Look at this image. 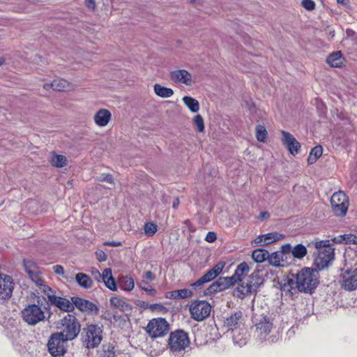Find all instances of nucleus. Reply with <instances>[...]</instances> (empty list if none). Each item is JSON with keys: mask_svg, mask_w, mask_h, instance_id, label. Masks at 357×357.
Instances as JSON below:
<instances>
[{"mask_svg": "<svg viewBox=\"0 0 357 357\" xmlns=\"http://www.w3.org/2000/svg\"><path fill=\"white\" fill-rule=\"evenodd\" d=\"M331 36H332V37H333V36H334V31L331 32Z\"/></svg>", "mask_w": 357, "mask_h": 357, "instance_id": "obj_64", "label": "nucleus"}, {"mask_svg": "<svg viewBox=\"0 0 357 357\" xmlns=\"http://www.w3.org/2000/svg\"><path fill=\"white\" fill-rule=\"evenodd\" d=\"M268 252L264 249H256L252 252V259L258 263L263 262L268 259Z\"/></svg>", "mask_w": 357, "mask_h": 357, "instance_id": "obj_31", "label": "nucleus"}, {"mask_svg": "<svg viewBox=\"0 0 357 357\" xmlns=\"http://www.w3.org/2000/svg\"><path fill=\"white\" fill-rule=\"evenodd\" d=\"M48 301L52 305L56 306L59 310L65 312H70L74 310L73 302L70 301L66 298L57 296L53 294H47Z\"/></svg>", "mask_w": 357, "mask_h": 357, "instance_id": "obj_16", "label": "nucleus"}, {"mask_svg": "<svg viewBox=\"0 0 357 357\" xmlns=\"http://www.w3.org/2000/svg\"><path fill=\"white\" fill-rule=\"evenodd\" d=\"M292 248L290 244H286L281 247V251L280 252L283 253V257H284L287 254L292 253Z\"/></svg>", "mask_w": 357, "mask_h": 357, "instance_id": "obj_48", "label": "nucleus"}, {"mask_svg": "<svg viewBox=\"0 0 357 357\" xmlns=\"http://www.w3.org/2000/svg\"><path fill=\"white\" fill-rule=\"evenodd\" d=\"M323 149L321 146H314L310 151L307 158L310 165L314 163L322 155Z\"/></svg>", "mask_w": 357, "mask_h": 357, "instance_id": "obj_30", "label": "nucleus"}, {"mask_svg": "<svg viewBox=\"0 0 357 357\" xmlns=\"http://www.w3.org/2000/svg\"><path fill=\"white\" fill-rule=\"evenodd\" d=\"M50 162L54 167H63L67 165V159L66 157L63 155L54 153Z\"/></svg>", "mask_w": 357, "mask_h": 357, "instance_id": "obj_32", "label": "nucleus"}, {"mask_svg": "<svg viewBox=\"0 0 357 357\" xmlns=\"http://www.w3.org/2000/svg\"><path fill=\"white\" fill-rule=\"evenodd\" d=\"M91 273L96 280L98 282L102 280V273H100L98 269L92 268Z\"/></svg>", "mask_w": 357, "mask_h": 357, "instance_id": "obj_54", "label": "nucleus"}, {"mask_svg": "<svg viewBox=\"0 0 357 357\" xmlns=\"http://www.w3.org/2000/svg\"><path fill=\"white\" fill-rule=\"evenodd\" d=\"M264 239L266 241L267 245L270 243L279 241L282 237V235L279 234L277 232L268 233L263 235Z\"/></svg>", "mask_w": 357, "mask_h": 357, "instance_id": "obj_39", "label": "nucleus"}, {"mask_svg": "<svg viewBox=\"0 0 357 357\" xmlns=\"http://www.w3.org/2000/svg\"><path fill=\"white\" fill-rule=\"evenodd\" d=\"M157 230L158 226L153 222H146L144 226V233L149 237L153 236L156 233Z\"/></svg>", "mask_w": 357, "mask_h": 357, "instance_id": "obj_36", "label": "nucleus"}, {"mask_svg": "<svg viewBox=\"0 0 357 357\" xmlns=\"http://www.w3.org/2000/svg\"><path fill=\"white\" fill-rule=\"evenodd\" d=\"M153 90L158 96L163 98H169L174 94V91L171 88L163 86L160 84H155Z\"/></svg>", "mask_w": 357, "mask_h": 357, "instance_id": "obj_28", "label": "nucleus"}, {"mask_svg": "<svg viewBox=\"0 0 357 357\" xmlns=\"http://www.w3.org/2000/svg\"><path fill=\"white\" fill-rule=\"evenodd\" d=\"M103 245H106V246L118 247V246H121L122 245V243L121 241H105V242H104Z\"/></svg>", "mask_w": 357, "mask_h": 357, "instance_id": "obj_55", "label": "nucleus"}, {"mask_svg": "<svg viewBox=\"0 0 357 357\" xmlns=\"http://www.w3.org/2000/svg\"><path fill=\"white\" fill-rule=\"evenodd\" d=\"M75 280L79 286L85 289L91 288L93 286V280L88 275L83 273L76 274Z\"/></svg>", "mask_w": 357, "mask_h": 357, "instance_id": "obj_27", "label": "nucleus"}, {"mask_svg": "<svg viewBox=\"0 0 357 357\" xmlns=\"http://www.w3.org/2000/svg\"><path fill=\"white\" fill-rule=\"evenodd\" d=\"M180 298H187L192 296L193 293L190 289H182L178 290Z\"/></svg>", "mask_w": 357, "mask_h": 357, "instance_id": "obj_45", "label": "nucleus"}, {"mask_svg": "<svg viewBox=\"0 0 357 357\" xmlns=\"http://www.w3.org/2000/svg\"><path fill=\"white\" fill-rule=\"evenodd\" d=\"M81 325L77 318L71 314H67L57 325L60 331L56 332L68 341L75 339L80 332Z\"/></svg>", "mask_w": 357, "mask_h": 357, "instance_id": "obj_5", "label": "nucleus"}, {"mask_svg": "<svg viewBox=\"0 0 357 357\" xmlns=\"http://www.w3.org/2000/svg\"><path fill=\"white\" fill-rule=\"evenodd\" d=\"M169 77L176 84H183L186 86L192 85V75L186 70H176L172 71Z\"/></svg>", "mask_w": 357, "mask_h": 357, "instance_id": "obj_19", "label": "nucleus"}, {"mask_svg": "<svg viewBox=\"0 0 357 357\" xmlns=\"http://www.w3.org/2000/svg\"><path fill=\"white\" fill-rule=\"evenodd\" d=\"M158 307H160V308L162 307V306L161 305H160V304H153V305H151V309H155V308H156Z\"/></svg>", "mask_w": 357, "mask_h": 357, "instance_id": "obj_60", "label": "nucleus"}, {"mask_svg": "<svg viewBox=\"0 0 357 357\" xmlns=\"http://www.w3.org/2000/svg\"><path fill=\"white\" fill-rule=\"evenodd\" d=\"M189 311L191 317L194 320L202 321L209 317L211 312V306L206 301L195 300L191 302Z\"/></svg>", "mask_w": 357, "mask_h": 357, "instance_id": "obj_9", "label": "nucleus"}, {"mask_svg": "<svg viewBox=\"0 0 357 357\" xmlns=\"http://www.w3.org/2000/svg\"><path fill=\"white\" fill-rule=\"evenodd\" d=\"M43 88L46 90H49L50 89H51V83L50 84H45L43 85Z\"/></svg>", "mask_w": 357, "mask_h": 357, "instance_id": "obj_61", "label": "nucleus"}, {"mask_svg": "<svg viewBox=\"0 0 357 357\" xmlns=\"http://www.w3.org/2000/svg\"><path fill=\"white\" fill-rule=\"evenodd\" d=\"M96 256L99 261H105L107 260V255L103 250H98L96 252Z\"/></svg>", "mask_w": 357, "mask_h": 357, "instance_id": "obj_47", "label": "nucleus"}, {"mask_svg": "<svg viewBox=\"0 0 357 357\" xmlns=\"http://www.w3.org/2000/svg\"><path fill=\"white\" fill-rule=\"evenodd\" d=\"M342 287L347 291H353L357 289V268L348 269L341 275Z\"/></svg>", "mask_w": 357, "mask_h": 357, "instance_id": "obj_14", "label": "nucleus"}, {"mask_svg": "<svg viewBox=\"0 0 357 357\" xmlns=\"http://www.w3.org/2000/svg\"><path fill=\"white\" fill-rule=\"evenodd\" d=\"M250 268L246 262H242L238 265L234 275L231 277H220L215 282H213L205 291L206 296L212 295L214 293L222 291L233 286L237 282L241 283L245 282L241 277L248 273Z\"/></svg>", "mask_w": 357, "mask_h": 357, "instance_id": "obj_1", "label": "nucleus"}, {"mask_svg": "<svg viewBox=\"0 0 357 357\" xmlns=\"http://www.w3.org/2000/svg\"><path fill=\"white\" fill-rule=\"evenodd\" d=\"M190 339L188 334L183 330H176L170 333L169 337V347L170 351L178 355L189 347Z\"/></svg>", "mask_w": 357, "mask_h": 357, "instance_id": "obj_7", "label": "nucleus"}, {"mask_svg": "<svg viewBox=\"0 0 357 357\" xmlns=\"http://www.w3.org/2000/svg\"><path fill=\"white\" fill-rule=\"evenodd\" d=\"M110 303L114 307H123L125 304V302L119 298L112 297L110 298Z\"/></svg>", "mask_w": 357, "mask_h": 357, "instance_id": "obj_46", "label": "nucleus"}, {"mask_svg": "<svg viewBox=\"0 0 357 357\" xmlns=\"http://www.w3.org/2000/svg\"><path fill=\"white\" fill-rule=\"evenodd\" d=\"M264 282L263 273L259 270H255L245 282L238 283L236 292L238 297H244L248 294H255L257 289Z\"/></svg>", "mask_w": 357, "mask_h": 357, "instance_id": "obj_6", "label": "nucleus"}, {"mask_svg": "<svg viewBox=\"0 0 357 357\" xmlns=\"http://www.w3.org/2000/svg\"><path fill=\"white\" fill-rule=\"evenodd\" d=\"M314 245L317 249L313 254L314 269L322 270L334 259L335 249L330 245L329 240L315 241Z\"/></svg>", "mask_w": 357, "mask_h": 357, "instance_id": "obj_4", "label": "nucleus"}, {"mask_svg": "<svg viewBox=\"0 0 357 357\" xmlns=\"http://www.w3.org/2000/svg\"><path fill=\"white\" fill-rule=\"evenodd\" d=\"M12 278L5 274H0V299L6 300L11 297L14 289Z\"/></svg>", "mask_w": 357, "mask_h": 357, "instance_id": "obj_15", "label": "nucleus"}, {"mask_svg": "<svg viewBox=\"0 0 357 357\" xmlns=\"http://www.w3.org/2000/svg\"><path fill=\"white\" fill-rule=\"evenodd\" d=\"M45 301L44 296H36L33 303H29L24 307L21 312L24 322L29 326H36L38 323L45 321V310L47 307L43 306Z\"/></svg>", "mask_w": 357, "mask_h": 357, "instance_id": "obj_3", "label": "nucleus"}, {"mask_svg": "<svg viewBox=\"0 0 357 357\" xmlns=\"http://www.w3.org/2000/svg\"><path fill=\"white\" fill-rule=\"evenodd\" d=\"M140 287L142 289L146 291L150 296H155L156 294V290L153 289L148 282L144 280L141 282Z\"/></svg>", "mask_w": 357, "mask_h": 357, "instance_id": "obj_42", "label": "nucleus"}, {"mask_svg": "<svg viewBox=\"0 0 357 357\" xmlns=\"http://www.w3.org/2000/svg\"><path fill=\"white\" fill-rule=\"evenodd\" d=\"M268 263L274 266H284L285 262L284 261L283 253L280 252L279 251L273 252L271 254L268 253Z\"/></svg>", "mask_w": 357, "mask_h": 357, "instance_id": "obj_24", "label": "nucleus"}, {"mask_svg": "<svg viewBox=\"0 0 357 357\" xmlns=\"http://www.w3.org/2000/svg\"><path fill=\"white\" fill-rule=\"evenodd\" d=\"M355 238V235L353 234H344L340 235L337 237H335L333 239V241L336 243H342V242L345 243H353V241Z\"/></svg>", "mask_w": 357, "mask_h": 357, "instance_id": "obj_38", "label": "nucleus"}, {"mask_svg": "<svg viewBox=\"0 0 357 357\" xmlns=\"http://www.w3.org/2000/svg\"><path fill=\"white\" fill-rule=\"evenodd\" d=\"M225 266V263L224 261H219L199 279H198L195 282L191 283L190 286L195 287V289H201L204 284L209 282L216 278L222 273Z\"/></svg>", "mask_w": 357, "mask_h": 357, "instance_id": "obj_13", "label": "nucleus"}, {"mask_svg": "<svg viewBox=\"0 0 357 357\" xmlns=\"http://www.w3.org/2000/svg\"><path fill=\"white\" fill-rule=\"evenodd\" d=\"M98 181L107 182L109 183H114V178L112 174H102L100 177L96 178Z\"/></svg>", "mask_w": 357, "mask_h": 357, "instance_id": "obj_43", "label": "nucleus"}, {"mask_svg": "<svg viewBox=\"0 0 357 357\" xmlns=\"http://www.w3.org/2000/svg\"><path fill=\"white\" fill-rule=\"evenodd\" d=\"M352 243L357 245V236L355 235V238H354Z\"/></svg>", "mask_w": 357, "mask_h": 357, "instance_id": "obj_62", "label": "nucleus"}, {"mask_svg": "<svg viewBox=\"0 0 357 357\" xmlns=\"http://www.w3.org/2000/svg\"><path fill=\"white\" fill-rule=\"evenodd\" d=\"M71 301L73 302L74 307H76L81 312L91 313L93 311L96 312L98 311V307L93 303L88 300L73 296L71 298Z\"/></svg>", "mask_w": 357, "mask_h": 357, "instance_id": "obj_20", "label": "nucleus"}, {"mask_svg": "<svg viewBox=\"0 0 357 357\" xmlns=\"http://www.w3.org/2000/svg\"><path fill=\"white\" fill-rule=\"evenodd\" d=\"M242 312H237L231 314L230 317L226 318L224 324L226 326L229 328H236L241 324Z\"/></svg>", "mask_w": 357, "mask_h": 357, "instance_id": "obj_26", "label": "nucleus"}, {"mask_svg": "<svg viewBox=\"0 0 357 357\" xmlns=\"http://www.w3.org/2000/svg\"><path fill=\"white\" fill-rule=\"evenodd\" d=\"M4 62V59L1 57H0V66L2 65Z\"/></svg>", "mask_w": 357, "mask_h": 357, "instance_id": "obj_63", "label": "nucleus"}, {"mask_svg": "<svg viewBox=\"0 0 357 357\" xmlns=\"http://www.w3.org/2000/svg\"><path fill=\"white\" fill-rule=\"evenodd\" d=\"M255 326L261 334H268L272 330L273 323L268 315L262 314L259 319H256Z\"/></svg>", "mask_w": 357, "mask_h": 357, "instance_id": "obj_21", "label": "nucleus"}, {"mask_svg": "<svg viewBox=\"0 0 357 357\" xmlns=\"http://www.w3.org/2000/svg\"><path fill=\"white\" fill-rule=\"evenodd\" d=\"M24 266L26 272L29 275L31 280L35 282L38 286L43 284V280L41 278L40 273L38 267L32 260H24Z\"/></svg>", "mask_w": 357, "mask_h": 357, "instance_id": "obj_17", "label": "nucleus"}, {"mask_svg": "<svg viewBox=\"0 0 357 357\" xmlns=\"http://www.w3.org/2000/svg\"><path fill=\"white\" fill-rule=\"evenodd\" d=\"M120 287L126 291H131L134 288V280L130 277H123L119 282Z\"/></svg>", "mask_w": 357, "mask_h": 357, "instance_id": "obj_35", "label": "nucleus"}, {"mask_svg": "<svg viewBox=\"0 0 357 357\" xmlns=\"http://www.w3.org/2000/svg\"><path fill=\"white\" fill-rule=\"evenodd\" d=\"M281 134L282 136V142L289 153L292 155L298 154L301 149V144L289 132L282 130Z\"/></svg>", "mask_w": 357, "mask_h": 357, "instance_id": "obj_18", "label": "nucleus"}, {"mask_svg": "<svg viewBox=\"0 0 357 357\" xmlns=\"http://www.w3.org/2000/svg\"><path fill=\"white\" fill-rule=\"evenodd\" d=\"M193 123L199 132H202L205 130L204 119L200 114H197L193 118Z\"/></svg>", "mask_w": 357, "mask_h": 357, "instance_id": "obj_40", "label": "nucleus"}, {"mask_svg": "<svg viewBox=\"0 0 357 357\" xmlns=\"http://www.w3.org/2000/svg\"><path fill=\"white\" fill-rule=\"evenodd\" d=\"M307 253V248L302 244H298L292 249V255L297 259H303Z\"/></svg>", "mask_w": 357, "mask_h": 357, "instance_id": "obj_34", "label": "nucleus"}, {"mask_svg": "<svg viewBox=\"0 0 357 357\" xmlns=\"http://www.w3.org/2000/svg\"><path fill=\"white\" fill-rule=\"evenodd\" d=\"M344 58L342 56L341 52H335L328 56L326 62L332 67H340L343 63Z\"/></svg>", "mask_w": 357, "mask_h": 357, "instance_id": "obj_25", "label": "nucleus"}, {"mask_svg": "<svg viewBox=\"0 0 357 357\" xmlns=\"http://www.w3.org/2000/svg\"><path fill=\"white\" fill-rule=\"evenodd\" d=\"M182 100L185 106L192 112L197 113L199 110L200 106L197 100L187 96L183 97Z\"/></svg>", "mask_w": 357, "mask_h": 357, "instance_id": "obj_29", "label": "nucleus"}, {"mask_svg": "<svg viewBox=\"0 0 357 357\" xmlns=\"http://www.w3.org/2000/svg\"><path fill=\"white\" fill-rule=\"evenodd\" d=\"M144 277L146 279L150 280H153L154 279V275H153V273L150 271H148L145 273Z\"/></svg>", "mask_w": 357, "mask_h": 357, "instance_id": "obj_57", "label": "nucleus"}, {"mask_svg": "<svg viewBox=\"0 0 357 357\" xmlns=\"http://www.w3.org/2000/svg\"><path fill=\"white\" fill-rule=\"evenodd\" d=\"M53 270L56 274L64 276V268L61 265L54 266Z\"/></svg>", "mask_w": 357, "mask_h": 357, "instance_id": "obj_52", "label": "nucleus"}, {"mask_svg": "<svg viewBox=\"0 0 357 357\" xmlns=\"http://www.w3.org/2000/svg\"><path fill=\"white\" fill-rule=\"evenodd\" d=\"M112 118L111 112L107 109H99L94 115L96 124L100 127L106 126Z\"/></svg>", "mask_w": 357, "mask_h": 357, "instance_id": "obj_22", "label": "nucleus"}, {"mask_svg": "<svg viewBox=\"0 0 357 357\" xmlns=\"http://www.w3.org/2000/svg\"><path fill=\"white\" fill-rule=\"evenodd\" d=\"M331 204L334 214L336 216L343 217L348 210L349 198L342 191L335 192L331 198Z\"/></svg>", "mask_w": 357, "mask_h": 357, "instance_id": "obj_11", "label": "nucleus"}, {"mask_svg": "<svg viewBox=\"0 0 357 357\" xmlns=\"http://www.w3.org/2000/svg\"><path fill=\"white\" fill-rule=\"evenodd\" d=\"M270 217V214L267 211L261 212L259 214V218L261 220H267Z\"/></svg>", "mask_w": 357, "mask_h": 357, "instance_id": "obj_56", "label": "nucleus"}, {"mask_svg": "<svg viewBox=\"0 0 357 357\" xmlns=\"http://www.w3.org/2000/svg\"><path fill=\"white\" fill-rule=\"evenodd\" d=\"M255 243L259 246L267 245L266 241L264 239L263 235H259L254 241Z\"/></svg>", "mask_w": 357, "mask_h": 357, "instance_id": "obj_50", "label": "nucleus"}, {"mask_svg": "<svg viewBox=\"0 0 357 357\" xmlns=\"http://www.w3.org/2000/svg\"><path fill=\"white\" fill-rule=\"evenodd\" d=\"M267 130L265 127L261 125H257L256 126V138L259 142H264L267 137Z\"/></svg>", "mask_w": 357, "mask_h": 357, "instance_id": "obj_37", "label": "nucleus"}, {"mask_svg": "<svg viewBox=\"0 0 357 357\" xmlns=\"http://www.w3.org/2000/svg\"><path fill=\"white\" fill-rule=\"evenodd\" d=\"M102 281L105 286L112 291L116 290V284L114 278L112 276V269L105 268L102 273Z\"/></svg>", "mask_w": 357, "mask_h": 357, "instance_id": "obj_23", "label": "nucleus"}, {"mask_svg": "<svg viewBox=\"0 0 357 357\" xmlns=\"http://www.w3.org/2000/svg\"><path fill=\"white\" fill-rule=\"evenodd\" d=\"M84 5L88 9L91 10H95L96 0H85Z\"/></svg>", "mask_w": 357, "mask_h": 357, "instance_id": "obj_51", "label": "nucleus"}, {"mask_svg": "<svg viewBox=\"0 0 357 357\" xmlns=\"http://www.w3.org/2000/svg\"><path fill=\"white\" fill-rule=\"evenodd\" d=\"M167 298L172 299H179V294L178 290H174L167 294Z\"/></svg>", "mask_w": 357, "mask_h": 357, "instance_id": "obj_53", "label": "nucleus"}, {"mask_svg": "<svg viewBox=\"0 0 357 357\" xmlns=\"http://www.w3.org/2000/svg\"><path fill=\"white\" fill-rule=\"evenodd\" d=\"M301 5L307 10H312L315 8V3L312 0H303Z\"/></svg>", "mask_w": 357, "mask_h": 357, "instance_id": "obj_44", "label": "nucleus"}, {"mask_svg": "<svg viewBox=\"0 0 357 357\" xmlns=\"http://www.w3.org/2000/svg\"><path fill=\"white\" fill-rule=\"evenodd\" d=\"M319 278L317 269L303 268L295 275L296 287L300 292L312 294L319 284Z\"/></svg>", "mask_w": 357, "mask_h": 357, "instance_id": "obj_2", "label": "nucleus"}, {"mask_svg": "<svg viewBox=\"0 0 357 357\" xmlns=\"http://www.w3.org/2000/svg\"><path fill=\"white\" fill-rule=\"evenodd\" d=\"M68 340L59 333H54L50 337L47 348L50 354L54 357H61L67 352Z\"/></svg>", "mask_w": 357, "mask_h": 357, "instance_id": "obj_10", "label": "nucleus"}, {"mask_svg": "<svg viewBox=\"0 0 357 357\" xmlns=\"http://www.w3.org/2000/svg\"><path fill=\"white\" fill-rule=\"evenodd\" d=\"M102 330L98 325L91 324L83 329L82 342L83 344L88 349L97 347L101 342Z\"/></svg>", "mask_w": 357, "mask_h": 357, "instance_id": "obj_8", "label": "nucleus"}, {"mask_svg": "<svg viewBox=\"0 0 357 357\" xmlns=\"http://www.w3.org/2000/svg\"><path fill=\"white\" fill-rule=\"evenodd\" d=\"M179 199L178 197L175 198L172 204V207L174 208H177L179 205Z\"/></svg>", "mask_w": 357, "mask_h": 357, "instance_id": "obj_58", "label": "nucleus"}, {"mask_svg": "<svg viewBox=\"0 0 357 357\" xmlns=\"http://www.w3.org/2000/svg\"><path fill=\"white\" fill-rule=\"evenodd\" d=\"M217 238L216 234L213 231H209L207 233L205 241L208 243H213L214 242Z\"/></svg>", "mask_w": 357, "mask_h": 357, "instance_id": "obj_49", "label": "nucleus"}, {"mask_svg": "<svg viewBox=\"0 0 357 357\" xmlns=\"http://www.w3.org/2000/svg\"><path fill=\"white\" fill-rule=\"evenodd\" d=\"M169 330V325L163 318L153 319L146 327V332L152 338L163 337Z\"/></svg>", "mask_w": 357, "mask_h": 357, "instance_id": "obj_12", "label": "nucleus"}, {"mask_svg": "<svg viewBox=\"0 0 357 357\" xmlns=\"http://www.w3.org/2000/svg\"><path fill=\"white\" fill-rule=\"evenodd\" d=\"M337 2L342 5H346L349 2V0H337Z\"/></svg>", "mask_w": 357, "mask_h": 357, "instance_id": "obj_59", "label": "nucleus"}, {"mask_svg": "<svg viewBox=\"0 0 357 357\" xmlns=\"http://www.w3.org/2000/svg\"><path fill=\"white\" fill-rule=\"evenodd\" d=\"M100 357H115L114 347L111 344L103 346Z\"/></svg>", "mask_w": 357, "mask_h": 357, "instance_id": "obj_41", "label": "nucleus"}, {"mask_svg": "<svg viewBox=\"0 0 357 357\" xmlns=\"http://www.w3.org/2000/svg\"><path fill=\"white\" fill-rule=\"evenodd\" d=\"M69 86L68 81L63 79H56L51 83V87L54 91H62Z\"/></svg>", "mask_w": 357, "mask_h": 357, "instance_id": "obj_33", "label": "nucleus"}]
</instances>
